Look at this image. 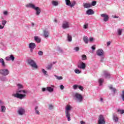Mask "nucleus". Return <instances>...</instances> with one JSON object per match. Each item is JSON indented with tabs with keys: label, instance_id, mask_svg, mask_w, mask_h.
Here are the masks:
<instances>
[{
	"label": "nucleus",
	"instance_id": "obj_55",
	"mask_svg": "<svg viewBox=\"0 0 124 124\" xmlns=\"http://www.w3.org/2000/svg\"><path fill=\"white\" fill-rule=\"evenodd\" d=\"M91 48H92V50H95V46H92Z\"/></svg>",
	"mask_w": 124,
	"mask_h": 124
},
{
	"label": "nucleus",
	"instance_id": "obj_53",
	"mask_svg": "<svg viewBox=\"0 0 124 124\" xmlns=\"http://www.w3.org/2000/svg\"><path fill=\"white\" fill-rule=\"evenodd\" d=\"M60 89L61 90H63V89H64V86H63L62 85H60Z\"/></svg>",
	"mask_w": 124,
	"mask_h": 124
},
{
	"label": "nucleus",
	"instance_id": "obj_52",
	"mask_svg": "<svg viewBox=\"0 0 124 124\" xmlns=\"http://www.w3.org/2000/svg\"><path fill=\"white\" fill-rule=\"evenodd\" d=\"M78 88L80 90V91H83V90L84 89L82 86H78Z\"/></svg>",
	"mask_w": 124,
	"mask_h": 124
},
{
	"label": "nucleus",
	"instance_id": "obj_56",
	"mask_svg": "<svg viewBox=\"0 0 124 124\" xmlns=\"http://www.w3.org/2000/svg\"><path fill=\"white\" fill-rule=\"evenodd\" d=\"M3 29V27H2V25H0V30H2Z\"/></svg>",
	"mask_w": 124,
	"mask_h": 124
},
{
	"label": "nucleus",
	"instance_id": "obj_47",
	"mask_svg": "<svg viewBox=\"0 0 124 124\" xmlns=\"http://www.w3.org/2000/svg\"><path fill=\"white\" fill-rule=\"evenodd\" d=\"M38 54L39 56H42V55H43V52L42 51H39Z\"/></svg>",
	"mask_w": 124,
	"mask_h": 124
},
{
	"label": "nucleus",
	"instance_id": "obj_33",
	"mask_svg": "<svg viewBox=\"0 0 124 124\" xmlns=\"http://www.w3.org/2000/svg\"><path fill=\"white\" fill-rule=\"evenodd\" d=\"M7 21L6 20L3 19L1 21V24H2V27H3L4 28V26L6 24Z\"/></svg>",
	"mask_w": 124,
	"mask_h": 124
},
{
	"label": "nucleus",
	"instance_id": "obj_7",
	"mask_svg": "<svg viewBox=\"0 0 124 124\" xmlns=\"http://www.w3.org/2000/svg\"><path fill=\"white\" fill-rule=\"evenodd\" d=\"M0 74L3 76H7L9 74V70L7 69H1L0 70Z\"/></svg>",
	"mask_w": 124,
	"mask_h": 124
},
{
	"label": "nucleus",
	"instance_id": "obj_42",
	"mask_svg": "<svg viewBox=\"0 0 124 124\" xmlns=\"http://www.w3.org/2000/svg\"><path fill=\"white\" fill-rule=\"evenodd\" d=\"M91 5L92 6H95V5H96V1H92Z\"/></svg>",
	"mask_w": 124,
	"mask_h": 124
},
{
	"label": "nucleus",
	"instance_id": "obj_51",
	"mask_svg": "<svg viewBox=\"0 0 124 124\" xmlns=\"http://www.w3.org/2000/svg\"><path fill=\"white\" fill-rule=\"evenodd\" d=\"M4 104V102L2 101L1 100H0V106H2Z\"/></svg>",
	"mask_w": 124,
	"mask_h": 124
},
{
	"label": "nucleus",
	"instance_id": "obj_46",
	"mask_svg": "<svg viewBox=\"0 0 124 124\" xmlns=\"http://www.w3.org/2000/svg\"><path fill=\"white\" fill-rule=\"evenodd\" d=\"M1 45H2V46H3L4 47H6V45H5V42H1L0 43Z\"/></svg>",
	"mask_w": 124,
	"mask_h": 124
},
{
	"label": "nucleus",
	"instance_id": "obj_17",
	"mask_svg": "<svg viewBox=\"0 0 124 124\" xmlns=\"http://www.w3.org/2000/svg\"><path fill=\"white\" fill-rule=\"evenodd\" d=\"M86 14L87 15H93V14H94V11L93 9H90L86 11Z\"/></svg>",
	"mask_w": 124,
	"mask_h": 124
},
{
	"label": "nucleus",
	"instance_id": "obj_44",
	"mask_svg": "<svg viewBox=\"0 0 124 124\" xmlns=\"http://www.w3.org/2000/svg\"><path fill=\"white\" fill-rule=\"evenodd\" d=\"M79 48L78 46H76L74 48V50L76 51V52H78V51H79Z\"/></svg>",
	"mask_w": 124,
	"mask_h": 124
},
{
	"label": "nucleus",
	"instance_id": "obj_18",
	"mask_svg": "<svg viewBox=\"0 0 124 124\" xmlns=\"http://www.w3.org/2000/svg\"><path fill=\"white\" fill-rule=\"evenodd\" d=\"M83 7H84V8H90V7H92V4L88 3H83Z\"/></svg>",
	"mask_w": 124,
	"mask_h": 124
},
{
	"label": "nucleus",
	"instance_id": "obj_54",
	"mask_svg": "<svg viewBox=\"0 0 124 124\" xmlns=\"http://www.w3.org/2000/svg\"><path fill=\"white\" fill-rule=\"evenodd\" d=\"M110 44H111V42H108L107 43V46H109L110 45Z\"/></svg>",
	"mask_w": 124,
	"mask_h": 124
},
{
	"label": "nucleus",
	"instance_id": "obj_24",
	"mask_svg": "<svg viewBox=\"0 0 124 124\" xmlns=\"http://www.w3.org/2000/svg\"><path fill=\"white\" fill-rule=\"evenodd\" d=\"M51 3L53 6H58L59 5V1H58L52 0Z\"/></svg>",
	"mask_w": 124,
	"mask_h": 124
},
{
	"label": "nucleus",
	"instance_id": "obj_61",
	"mask_svg": "<svg viewBox=\"0 0 124 124\" xmlns=\"http://www.w3.org/2000/svg\"><path fill=\"white\" fill-rule=\"evenodd\" d=\"M59 52H60V53H62V50L61 48H59Z\"/></svg>",
	"mask_w": 124,
	"mask_h": 124
},
{
	"label": "nucleus",
	"instance_id": "obj_43",
	"mask_svg": "<svg viewBox=\"0 0 124 124\" xmlns=\"http://www.w3.org/2000/svg\"><path fill=\"white\" fill-rule=\"evenodd\" d=\"M118 112H119L120 113V114H124V110L123 109H118Z\"/></svg>",
	"mask_w": 124,
	"mask_h": 124
},
{
	"label": "nucleus",
	"instance_id": "obj_40",
	"mask_svg": "<svg viewBox=\"0 0 124 124\" xmlns=\"http://www.w3.org/2000/svg\"><path fill=\"white\" fill-rule=\"evenodd\" d=\"M55 77L56 78V79L58 80H62V77H59L57 75H55Z\"/></svg>",
	"mask_w": 124,
	"mask_h": 124
},
{
	"label": "nucleus",
	"instance_id": "obj_64",
	"mask_svg": "<svg viewBox=\"0 0 124 124\" xmlns=\"http://www.w3.org/2000/svg\"><path fill=\"white\" fill-rule=\"evenodd\" d=\"M52 87H54V86H52Z\"/></svg>",
	"mask_w": 124,
	"mask_h": 124
},
{
	"label": "nucleus",
	"instance_id": "obj_58",
	"mask_svg": "<svg viewBox=\"0 0 124 124\" xmlns=\"http://www.w3.org/2000/svg\"><path fill=\"white\" fill-rule=\"evenodd\" d=\"M80 124H85L86 123H85V122H84V121H81V122H80Z\"/></svg>",
	"mask_w": 124,
	"mask_h": 124
},
{
	"label": "nucleus",
	"instance_id": "obj_63",
	"mask_svg": "<svg viewBox=\"0 0 124 124\" xmlns=\"http://www.w3.org/2000/svg\"><path fill=\"white\" fill-rule=\"evenodd\" d=\"M113 18H119V16H113Z\"/></svg>",
	"mask_w": 124,
	"mask_h": 124
},
{
	"label": "nucleus",
	"instance_id": "obj_34",
	"mask_svg": "<svg viewBox=\"0 0 124 124\" xmlns=\"http://www.w3.org/2000/svg\"><path fill=\"white\" fill-rule=\"evenodd\" d=\"M54 109V105L52 104L48 105V110H53Z\"/></svg>",
	"mask_w": 124,
	"mask_h": 124
},
{
	"label": "nucleus",
	"instance_id": "obj_25",
	"mask_svg": "<svg viewBox=\"0 0 124 124\" xmlns=\"http://www.w3.org/2000/svg\"><path fill=\"white\" fill-rule=\"evenodd\" d=\"M113 120L117 123L119 121V118H118V116L116 114H113Z\"/></svg>",
	"mask_w": 124,
	"mask_h": 124
},
{
	"label": "nucleus",
	"instance_id": "obj_20",
	"mask_svg": "<svg viewBox=\"0 0 124 124\" xmlns=\"http://www.w3.org/2000/svg\"><path fill=\"white\" fill-rule=\"evenodd\" d=\"M44 32V36L46 38H47L49 36V32L46 30H44L43 31Z\"/></svg>",
	"mask_w": 124,
	"mask_h": 124
},
{
	"label": "nucleus",
	"instance_id": "obj_1",
	"mask_svg": "<svg viewBox=\"0 0 124 124\" xmlns=\"http://www.w3.org/2000/svg\"><path fill=\"white\" fill-rule=\"evenodd\" d=\"M28 91L26 90H17L16 93L13 94V96L19 98V99H24L27 97Z\"/></svg>",
	"mask_w": 124,
	"mask_h": 124
},
{
	"label": "nucleus",
	"instance_id": "obj_16",
	"mask_svg": "<svg viewBox=\"0 0 124 124\" xmlns=\"http://www.w3.org/2000/svg\"><path fill=\"white\" fill-rule=\"evenodd\" d=\"M78 67L81 69H85L86 68V64L82 62L81 64L78 65Z\"/></svg>",
	"mask_w": 124,
	"mask_h": 124
},
{
	"label": "nucleus",
	"instance_id": "obj_57",
	"mask_svg": "<svg viewBox=\"0 0 124 124\" xmlns=\"http://www.w3.org/2000/svg\"><path fill=\"white\" fill-rule=\"evenodd\" d=\"M31 27H34V23H33V22H31Z\"/></svg>",
	"mask_w": 124,
	"mask_h": 124
},
{
	"label": "nucleus",
	"instance_id": "obj_41",
	"mask_svg": "<svg viewBox=\"0 0 124 124\" xmlns=\"http://www.w3.org/2000/svg\"><path fill=\"white\" fill-rule=\"evenodd\" d=\"M3 14L4 16H7V15H8V12L7 11H4L3 12Z\"/></svg>",
	"mask_w": 124,
	"mask_h": 124
},
{
	"label": "nucleus",
	"instance_id": "obj_59",
	"mask_svg": "<svg viewBox=\"0 0 124 124\" xmlns=\"http://www.w3.org/2000/svg\"><path fill=\"white\" fill-rule=\"evenodd\" d=\"M42 91H43V92H45V91H46V88H43L42 89Z\"/></svg>",
	"mask_w": 124,
	"mask_h": 124
},
{
	"label": "nucleus",
	"instance_id": "obj_15",
	"mask_svg": "<svg viewBox=\"0 0 124 124\" xmlns=\"http://www.w3.org/2000/svg\"><path fill=\"white\" fill-rule=\"evenodd\" d=\"M96 54L97 56H99V57H102L103 55L104 54V52H103V50L102 49H98L97 52Z\"/></svg>",
	"mask_w": 124,
	"mask_h": 124
},
{
	"label": "nucleus",
	"instance_id": "obj_31",
	"mask_svg": "<svg viewBox=\"0 0 124 124\" xmlns=\"http://www.w3.org/2000/svg\"><path fill=\"white\" fill-rule=\"evenodd\" d=\"M42 72H43L44 75H45V76H48V74L47 73V72L46 70H45V69H42Z\"/></svg>",
	"mask_w": 124,
	"mask_h": 124
},
{
	"label": "nucleus",
	"instance_id": "obj_35",
	"mask_svg": "<svg viewBox=\"0 0 124 124\" xmlns=\"http://www.w3.org/2000/svg\"><path fill=\"white\" fill-rule=\"evenodd\" d=\"M0 80H1V81H3V82H4L5 81H7V79L6 78V77H2L0 78Z\"/></svg>",
	"mask_w": 124,
	"mask_h": 124
},
{
	"label": "nucleus",
	"instance_id": "obj_11",
	"mask_svg": "<svg viewBox=\"0 0 124 124\" xmlns=\"http://www.w3.org/2000/svg\"><path fill=\"white\" fill-rule=\"evenodd\" d=\"M102 17V18H104V22H107L109 19V16L105 14H102L100 15Z\"/></svg>",
	"mask_w": 124,
	"mask_h": 124
},
{
	"label": "nucleus",
	"instance_id": "obj_5",
	"mask_svg": "<svg viewBox=\"0 0 124 124\" xmlns=\"http://www.w3.org/2000/svg\"><path fill=\"white\" fill-rule=\"evenodd\" d=\"M75 97L76 98V100L77 102H82L83 101V96L81 95L80 94H79L78 93H76L75 94Z\"/></svg>",
	"mask_w": 124,
	"mask_h": 124
},
{
	"label": "nucleus",
	"instance_id": "obj_21",
	"mask_svg": "<svg viewBox=\"0 0 124 124\" xmlns=\"http://www.w3.org/2000/svg\"><path fill=\"white\" fill-rule=\"evenodd\" d=\"M83 41L85 44H88V43H89V38L88 36H84L83 37Z\"/></svg>",
	"mask_w": 124,
	"mask_h": 124
},
{
	"label": "nucleus",
	"instance_id": "obj_38",
	"mask_svg": "<svg viewBox=\"0 0 124 124\" xmlns=\"http://www.w3.org/2000/svg\"><path fill=\"white\" fill-rule=\"evenodd\" d=\"M17 86L18 88V89H23V88H24V86H23V85L19 83L17 84Z\"/></svg>",
	"mask_w": 124,
	"mask_h": 124
},
{
	"label": "nucleus",
	"instance_id": "obj_26",
	"mask_svg": "<svg viewBox=\"0 0 124 124\" xmlns=\"http://www.w3.org/2000/svg\"><path fill=\"white\" fill-rule=\"evenodd\" d=\"M67 40L69 42H71L72 41V36L70 34H68L67 35Z\"/></svg>",
	"mask_w": 124,
	"mask_h": 124
},
{
	"label": "nucleus",
	"instance_id": "obj_39",
	"mask_svg": "<svg viewBox=\"0 0 124 124\" xmlns=\"http://www.w3.org/2000/svg\"><path fill=\"white\" fill-rule=\"evenodd\" d=\"M117 31H118V33L119 35H122V32H123V30L118 29Z\"/></svg>",
	"mask_w": 124,
	"mask_h": 124
},
{
	"label": "nucleus",
	"instance_id": "obj_30",
	"mask_svg": "<svg viewBox=\"0 0 124 124\" xmlns=\"http://www.w3.org/2000/svg\"><path fill=\"white\" fill-rule=\"evenodd\" d=\"M109 90H111V91H112V92H113V93H116V91H117L116 90V89L113 88V86L112 85H110L109 86Z\"/></svg>",
	"mask_w": 124,
	"mask_h": 124
},
{
	"label": "nucleus",
	"instance_id": "obj_50",
	"mask_svg": "<svg viewBox=\"0 0 124 124\" xmlns=\"http://www.w3.org/2000/svg\"><path fill=\"white\" fill-rule=\"evenodd\" d=\"M93 40H94V39L93 37H90L89 38V42H93Z\"/></svg>",
	"mask_w": 124,
	"mask_h": 124
},
{
	"label": "nucleus",
	"instance_id": "obj_60",
	"mask_svg": "<svg viewBox=\"0 0 124 124\" xmlns=\"http://www.w3.org/2000/svg\"><path fill=\"white\" fill-rule=\"evenodd\" d=\"M54 22H55V23H57L58 22V20H57V19H54Z\"/></svg>",
	"mask_w": 124,
	"mask_h": 124
},
{
	"label": "nucleus",
	"instance_id": "obj_49",
	"mask_svg": "<svg viewBox=\"0 0 124 124\" xmlns=\"http://www.w3.org/2000/svg\"><path fill=\"white\" fill-rule=\"evenodd\" d=\"M101 60L100 61L101 62H103L104 61V56L103 55L102 56H101Z\"/></svg>",
	"mask_w": 124,
	"mask_h": 124
},
{
	"label": "nucleus",
	"instance_id": "obj_10",
	"mask_svg": "<svg viewBox=\"0 0 124 124\" xmlns=\"http://www.w3.org/2000/svg\"><path fill=\"white\" fill-rule=\"evenodd\" d=\"M62 27L64 29H68V28H70L69 22L66 21H64L62 25Z\"/></svg>",
	"mask_w": 124,
	"mask_h": 124
},
{
	"label": "nucleus",
	"instance_id": "obj_36",
	"mask_svg": "<svg viewBox=\"0 0 124 124\" xmlns=\"http://www.w3.org/2000/svg\"><path fill=\"white\" fill-rule=\"evenodd\" d=\"M81 58L82 60H83V61L87 60V56H86V55L85 54L82 55Z\"/></svg>",
	"mask_w": 124,
	"mask_h": 124
},
{
	"label": "nucleus",
	"instance_id": "obj_14",
	"mask_svg": "<svg viewBox=\"0 0 124 124\" xmlns=\"http://www.w3.org/2000/svg\"><path fill=\"white\" fill-rule=\"evenodd\" d=\"M5 60L6 61H12V62H14V60H15V57H14L13 55H11L10 56L5 57Z\"/></svg>",
	"mask_w": 124,
	"mask_h": 124
},
{
	"label": "nucleus",
	"instance_id": "obj_45",
	"mask_svg": "<svg viewBox=\"0 0 124 124\" xmlns=\"http://www.w3.org/2000/svg\"><path fill=\"white\" fill-rule=\"evenodd\" d=\"M88 27H89V25L88 24V23H86L85 25H84L83 26V28L84 29H85V30L88 29Z\"/></svg>",
	"mask_w": 124,
	"mask_h": 124
},
{
	"label": "nucleus",
	"instance_id": "obj_37",
	"mask_svg": "<svg viewBox=\"0 0 124 124\" xmlns=\"http://www.w3.org/2000/svg\"><path fill=\"white\" fill-rule=\"evenodd\" d=\"M75 72L77 74H80V73H81V71L80 70H79V69H76L75 70Z\"/></svg>",
	"mask_w": 124,
	"mask_h": 124
},
{
	"label": "nucleus",
	"instance_id": "obj_62",
	"mask_svg": "<svg viewBox=\"0 0 124 124\" xmlns=\"http://www.w3.org/2000/svg\"><path fill=\"white\" fill-rule=\"evenodd\" d=\"M100 101H101V102H102V101H103V99L102 98H100Z\"/></svg>",
	"mask_w": 124,
	"mask_h": 124
},
{
	"label": "nucleus",
	"instance_id": "obj_4",
	"mask_svg": "<svg viewBox=\"0 0 124 124\" xmlns=\"http://www.w3.org/2000/svg\"><path fill=\"white\" fill-rule=\"evenodd\" d=\"M28 63L29 64V65H31V67H33L34 68H37V65L36 64V63L35 62V61L33 60L32 59H28Z\"/></svg>",
	"mask_w": 124,
	"mask_h": 124
},
{
	"label": "nucleus",
	"instance_id": "obj_8",
	"mask_svg": "<svg viewBox=\"0 0 124 124\" xmlns=\"http://www.w3.org/2000/svg\"><path fill=\"white\" fill-rule=\"evenodd\" d=\"M35 47H36V45H35L34 43H31L29 45V47L30 48L31 52H33V50Z\"/></svg>",
	"mask_w": 124,
	"mask_h": 124
},
{
	"label": "nucleus",
	"instance_id": "obj_6",
	"mask_svg": "<svg viewBox=\"0 0 124 124\" xmlns=\"http://www.w3.org/2000/svg\"><path fill=\"white\" fill-rule=\"evenodd\" d=\"M97 124H105V120L102 115H99Z\"/></svg>",
	"mask_w": 124,
	"mask_h": 124
},
{
	"label": "nucleus",
	"instance_id": "obj_12",
	"mask_svg": "<svg viewBox=\"0 0 124 124\" xmlns=\"http://www.w3.org/2000/svg\"><path fill=\"white\" fill-rule=\"evenodd\" d=\"M65 2L66 5H68V6H70V7H73V6L75 5V3L73 2L71 3L70 0H65Z\"/></svg>",
	"mask_w": 124,
	"mask_h": 124
},
{
	"label": "nucleus",
	"instance_id": "obj_32",
	"mask_svg": "<svg viewBox=\"0 0 124 124\" xmlns=\"http://www.w3.org/2000/svg\"><path fill=\"white\" fill-rule=\"evenodd\" d=\"M103 82H104V79H102V78H100L98 80V82L100 86H102V83H103Z\"/></svg>",
	"mask_w": 124,
	"mask_h": 124
},
{
	"label": "nucleus",
	"instance_id": "obj_23",
	"mask_svg": "<svg viewBox=\"0 0 124 124\" xmlns=\"http://www.w3.org/2000/svg\"><path fill=\"white\" fill-rule=\"evenodd\" d=\"M35 113L36 115H40V112H39V109L38 106H36L34 108Z\"/></svg>",
	"mask_w": 124,
	"mask_h": 124
},
{
	"label": "nucleus",
	"instance_id": "obj_9",
	"mask_svg": "<svg viewBox=\"0 0 124 124\" xmlns=\"http://www.w3.org/2000/svg\"><path fill=\"white\" fill-rule=\"evenodd\" d=\"M25 112L26 111L25 110V109L24 108H19L17 111V114L20 116H23V115L25 114Z\"/></svg>",
	"mask_w": 124,
	"mask_h": 124
},
{
	"label": "nucleus",
	"instance_id": "obj_48",
	"mask_svg": "<svg viewBox=\"0 0 124 124\" xmlns=\"http://www.w3.org/2000/svg\"><path fill=\"white\" fill-rule=\"evenodd\" d=\"M78 86L77 85H74L73 87L74 90H77V88H78Z\"/></svg>",
	"mask_w": 124,
	"mask_h": 124
},
{
	"label": "nucleus",
	"instance_id": "obj_3",
	"mask_svg": "<svg viewBox=\"0 0 124 124\" xmlns=\"http://www.w3.org/2000/svg\"><path fill=\"white\" fill-rule=\"evenodd\" d=\"M71 110H72V107L70 105H67L65 108V113L68 122H70L71 120L70 118V111Z\"/></svg>",
	"mask_w": 124,
	"mask_h": 124
},
{
	"label": "nucleus",
	"instance_id": "obj_22",
	"mask_svg": "<svg viewBox=\"0 0 124 124\" xmlns=\"http://www.w3.org/2000/svg\"><path fill=\"white\" fill-rule=\"evenodd\" d=\"M0 63L1 64V65L3 67H5V62H4V60L2 58L0 59Z\"/></svg>",
	"mask_w": 124,
	"mask_h": 124
},
{
	"label": "nucleus",
	"instance_id": "obj_13",
	"mask_svg": "<svg viewBox=\"0 0 124 124\" xmlns=\"http://www.w3.org/2000/svg\"><path fill=\"white\" fill-rule=\"evenodd\" d=\"M103 76L105 77L106 79H108L110 78V73L108 71H105L103 72Z\"/></svg>",
	"mask_w": 124,
	"mask_h": 124
},
{
	"label": "nucleus",
	"instance_id": "obj_19",
	"mask_svg": "<svg viewBox=\"0 0 124 124\" xmlns=\"http://www.w3.org/2000/svg\"><path fill=\"white\" fill-rule=\"evenodd\" d=\"M34 39L35 41L37 42V43H40V42H41V39L37 36H35L34 37Z\"/></svg>",
	"mask_w": 124,
	"mask_h": 124
},
{
	"label": "nucleus",
	"instance_id": "obj_27",
	"mask_svg": "<svg viewBox=\"0 0 124 124\" xmlns=\"http://www.w3.org/2000/svg\"><path fill=\"white\" fill-rule=\"evenodd\" d=\"M47 91L49 93H53L54 92V88L51 87H47L46 88Z\"/></svg>",
	"mask_w": 124,
	"mask_h": 124
},
{
	"label": "nucleus",
	"instance_id": "obj_29",
	"mask_svg": "<svg viewBox=\"0 0 124 124\" xmlns=\"http://www.w3.org/2000/svg\"><path fill=\"white\" fill-rule=\"evenodd\" d=\"M0 110L1 112H2V113H4V112H5V110H6V108H5V107H4V106H1Z\"/></svg>",
	"mask_w": 124,
	"mask_h": 124
},
{
	"label": "nucleus",
	"instance_id": "obj_2",
	"mask_svg": "<svg viewBox=\"0 0 124 124\" xmlns=\"http://www.w3.org/2000/svg\"><path fill=\"white\" fill-rule=\"evenodd\" d=\"M25 6L27 8H31L32 9L35 10L36 11L35 15L37 16H39V15H40V13H41V9L38 7H36L35 5L32 3H29L27 4Z\"/></svg>",
	"mask_w": 124,
	"mask_h": 124
},
{
	"label": "nucleus",
	"instance_id": "obj_28",
	"mask_svg": "<svg viewBox=\"0 0 124 124\" xmlns=\"http://www.w3.org/2000/svg\"><path fill=\"white\" fill-rule=\"evenodd\" d=\"M52 67H53V64L51 63L46 66V68L48 70H51V69H52Z\"/></svg>",
	"mask_w": 124,
	"mask_h": 124
}]
</instances>
